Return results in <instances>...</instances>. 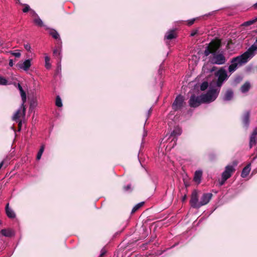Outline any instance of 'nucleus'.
<instances>
[{
  "label": "nucleus",
  "instance_id": "1",
  "mask_svg": "<svg viewBox=\"0 0 257 257\" xmlns=\"http://www.w3.org/2000/svg\"><path fill=\"white\" fill-rule=\"evenodd\" d=\"M257 51V38L253 44L242 54L233 58L231 60V64L228 67L229 72H234L237 68L246 64L256 54Z\"/></svg>",
  "mask_w": 257,
  "mask_h": 257
},
{
  "label": "nucleus",
  "instance_id": "2",
  "mask_svg": "<svg viewBox=\"0 0 257 257\" xmlns=\"http://www.w3.org/2000/svg\"><path fill=\"white\" fill-rule=\"evenodd\" d=\"M220 89L215 87L212 82L210 83L207 92L201 95L203 102L209 103L214 101L217 98Z\"/></svg>",
  "mask_w": 257,
  "mask_h": 257
},
{
  "label": "nucleus",
  "instance_id": "3",
  "mask_svg": "<svg viewBox=\"0 0 257 257\" xmlns=\"http://www.w3.org/2000/svg\"><path fill=\"white\" fill-rule=\"evenodd\" d=\"M215 75L217 77L216 82H213V85L216 88H220L223 83L227 80L228 76L227 75V71L223 68H220L215 73Z\"/></svg>",
  "mask_w": 257,
  "mask_h": 257
},
{
  "label": "nucleus",
  "instance_id": "4",
  "mask_svg": "<svg viewBox=\"0 0 257 257\" xmlns=\"http://www.w3.org/2000/svg\"><path fill=\"white\" fill-rule=\"evenodd\" d=\"M210 61L213 64L222 65L225 63L226 59L223 53H218L215 51L210 58Z\"/></svg>",
  "mask_w": 257,
  "mask_h": 257
},
{
  "label": "nucleus",
  "instance_id": "5",
  "mask_svg": "<svg viewBox=\"0 0 257 257\" xmlns=\"http://www.w3.org/2000/svg\"><path fill=\"white\" fill-rule=\"evenodd\" d=\"M220 43L217 42L212 41L205 48L204 54L205 56H208L209 54L213 53L214 52L217 51L220 47Z\"/></svg>",
  "mask_w": 257,
  "mask_h": 257
},
{
  "label": "nucleus",
  "instance_id": "6",
  "mask_svg": "<svg viewBox=\"0 0 257 257\" xmlns=\"http://www.w3.org/2000/svg\"><path fill=\"white\" fill-rule=\"evenodd\" d=\"M203 102V100L201 98V95L196 96L195 94H193L191 96L189 100V104L191 107H197L199 106Z\"/></svg>",
  "mask_w": 257,
  "mask_h": 257
},
{
  "label": "nucleus",
  "instance_id": "7",
  "mask_svg": "<svg viewBox=\"0 0 257 257\" xmlns=\"http://www.w3.org/2000/svg\"><path fill=\"white\" fill-rule=\"evenodd\" d=\"M235 170L234 166L231 165L226 166L225 168L224 171L221 174V177L223 178L224 180H227L231 176L232 173L235 171Z\"/></svg>",
  "mask_w": 257,
  "mask_h": 257
},
{
  "label": "nucleus",
  "instance_id": "8",
  "mask_svg": "<svg viewBox=\"0 0 257 257\" xmlns=\"http://www.w3.org/2000/svg\"><path fill=\"white\" fill-rule=\"evenodd\" d=\"M190 203L192 207L194 208H199L200 206V202L198 201V197L196 191H194L192 194Z\"/></svg>",
  "mask_w": 257,
  "mask_h": 257
},
{
  "label": "nucleus",
  "instance_id": "9",
  "mask_svg": "<svg viewBox=\"0 0 257 257\" xmlns=\"http://www.w3.org/2000/svg\"><path fill=\"white\" fill-rule=\"evenodd\" d=\"M182 130L179 127H175L173 132H171L167 139L172 138V141L173 142V143L172 147H174V146L176 145V142L177 141L176 137L178 136H180Z\"/></svg>",
  "mask_w": 257,
  "mask_h": 257
},
{
  "label": "nucleus",
  "instance_id": "10",
  "mask_svg": "<svg viewBox=\"0 0 257 257\" xmlns=\"http://www.w3.org/2000/svg\"><path fill=\"white\" fill-rule=\"evenodd\" d=\"M183 97L180 95L177 96L172 104V108L174 110H177L181 109L183 106Z\"/></svg>",
  "mask_w": 257,
  "mask_h": 257
},
{
  "label": "nucleus",
  "instance_id": "11",
  "mask_svg": "<svg viewBox=\"0 0 257 257\" xmlns=\"http://www.w3.org/2000/svg\"><path fill=\"white\" fill-rule=\"evenodd\" d=\"M212 194L211 193H204L200 198V206L207 204L211 200Z\"/></svg>",
  "mask_w": 257,
  "mask_h": 257
},
{
  "label": "nucleus",
  "instance_id": "12",
  "mask_svg": "<svg viewBox=\"0 0 257 257\" xmlns=\"http://www.w3.org/2000/svg\"><path fill=\"white\" fill-rule=\"evenodd\" d=\"M257 127H255L251 133L249 139V148H251L257 142Z\"/></svg>",
  "mask_w": 257,
  "mask_h": 257
},
{
  "label": "nucleus",
  "instance_id": "13",
  "mask_svg": "<svg viewBox=\"0 0 257 257\" xmlns=\"http://www.w3.org/2000/svg\"><path fill=\"white\" fill-rule=\"evenodd\" d=\"M31 66V62L30 59H27L21 63L17 64V66L19 68L23 69V70L27 71L29 70Z\"/></svg>",
  "mask_w": 257,
  "mask_h": 257
},
{
  "label": "nucleus",
  "instance_id": "14",
  "mask_svg": "<svg viewBox=\"0 0 257 257\" xmlns=\"http://www.w3.org/2000/svg\"><path fill=\"white\" fill-rule=\"evenodd\" d=\"M31 13L32 14L33 16H35L36 18L34 19V23L40 27L44 26L43 22L42 20L39 17L38 15L36 13V12L33 10H31Z\"/></svg>",
  "mask_w": 257,
  "mask_h": 257
},
{
  "label": "nucleus",
  "instance_id": "15",
  "mask_svg": "<svg viewBox=\"0 0 257 257\" xmlns=\"http://www.w3.org/2000/svg\"><path fill=\"white\" fill-rule=\"evenodd\" d=\"M233 97V92L231 89H227L223 96V100L225 101H228L231 100Z\"/></svg>",
  "mask_w": 257,
  "mask_h": 257
},
{
  "label": "nucleus",
  "instance_id": "16",
  "mask_svg": "<svg viewBox=\"0 0 257 257\" xmlns=\"http://www.w3.org/2000/svg\"><path fill=\"white\" fill-rule=\"evenodd\" d=\"M6 213L8 217L10 218H14L16 217V214L14 210L9 207V203H7L5 208Z\"/></svg>",
  "mask_w": 257,
  "mask_h": 257
},
{
  "label": "nucleus",
  "instance_id": "17",
  "mask_svg": "<svg viewBox=\"0 0 257 257\" xmlns=\"http://www.w3.org/2000/svg\"><path fill=\"white\" fill-rule=\"evenodd\" d=\"M249 114H250L249 111H246L244 113L242 117V122L243 125L246 128L248 126L249 123Z\"/></svg>",
  "mask_w": 257,
  "mask_h": 257
},
{
  "label": "nucleus",
  "instance_id": "18",
  "mask_svg": "<svg viewBox=\"0 0 257 257\" xmlns=\"http://www.w3.org/2000/svg\"><path fill=\"white\" fill-rule=\"evenodd\" d=\"M202 176V171L198 170L195 171L194 176V180L198 184L200 183Z\"/></svg>",
  "mask_w": 257,
  "mask_h": 257
},
{
  "label": "nucleus",
  "instance_id": "19",
  "mask_svg": "<svg viewBox=\"0 0 257 257\" xmlns=\"http://www.w3.org/2000/svg\"><path fill=\"white\" fill-rule=\"evenodd\" d=\"M21 109H22L23 115H25L26 108L24 106V105L23 104V107H22V105H21V107L19 108V109L14 114V115L13 117L14 120H16L19 118V117L20 116V113L21 112Z\"/></svg>",
  "mask_w": 257,
  "mask_h": 257
},
{
  "label": "nucleus",
  "instance_id": "20",
  "mask_svg": "<svg viewBox=\"0 0 257 257\" xmlns=\"http://www.w3.org/2000/svg\"><path fill=\"white\" fill-rule=\"evenodd\" d=\"M250 164L247 165L242 170L241 176L242 178H245L250 171Z\"/></svg>",
  "mask_w": 257,
  "mask_h": 257
},
{
  "label": "nucleus",
  "instance_id": "21",
  "mask_svg": "<svg viewBox=\"0 0 257 257\" xmlns=\"http://www.w3.org/2000/svg\"><path fill=\"white\" fill-rule=\"evenodd\" d=\"M2 235L6 237H11L14 235V232L10 229H3L0 231Z\"/></svg>",
  "mask_w": 257,
  "mask_h": 257
},
{
  "label": "nucleus",
  "instance_id": "22",
  "mask_svg": "<svg viewBox=\"0 0 257 257\" xmlns=\"http://www.w3.org/2000/svg\"><path fill=\"white\" fill-rule=\"evenodd\" d=\"M18 89H19V91L20 92V94H21V95L22 99V101H23V102L22 103V107H23V104H24V103L26 101V94L25 92L23 90L22 86L20 84H18Z\"/></svg>",
  "mask_w": 257,
  "mask_h": 257
},
{
  "label": "nucleus",
  "instance_id": "23",
  "mask_svg": "<svg viewBox=\"0 0 257 257\" xmlns=\"http://www.w3.org/2000/svg\"><path fill=\"white\" fill-rule=\"evenodd\" d=\"M175 37V31L173 30L168 31L165 36V38L167 40H172Z\"/></svg>",
  "mask_w": 257,
  "mask_h": 257
},
{
  "label": "nucleus",
  "instance_id": "24",
  "mask_svg": "<svg viewBox=\"0 0 257 257\" xmlns=\"http://www.w3.org/2000/svg\"><path fill=\"white\" fill-rule=\"evenodd\" d=\"M250 87L249 82H246L240 88L241 91L243 93L247 92Z\"/></svg>",
  "mask_w": 257,
  "mask_h": 257
},
{
  "label": "nucleus",
  "instance_id": "25",
  "mask_svg": "<svg viewBox=\"0 0 257 257\" xmlns=\"http://www.w3.org/2000/svg\"><path fill=\"white\" fill-rule=\"evenodd\" d=\"M49 34L52 37L55 39L60 40V36L59 33L54 29H50Z\"/></svg>",
  "mask_w": 257,
  "mask_h": 257
},
{
  "label": "nucleus",
  "instance_id": "26",
  "mask_svg": "<svg viewBox=\"0 0 257 257\" xmlns=\"http://www.w3.org/2000/svg\"><path fill=\"white\" fill-rule=\"evenodd\" d=\"M144 204V202H141L136 204L132 210V213H135L140 208H141Z\"/></svg>",
  "mask_w": 257,
  "mask_h": 257
},
{
  "label": "nucleus",
  "instance_id": "27",
  "mask_svg": "<svg viewBox=\"0 0 257 257\" xmlns=\"http://www.w3.org/2000/svg\"><path fill=\"white\" fill-rule=\"evenodd\" d=\"M44 149H45L44 146L42 145L41 147V148H40V150H39V152H38V153L37 154V160H40L41 159V158L42 157V154H43V153L44 152Z\"/></svg>",
  "mask_w": 257,
  "mask_h": 257
},
{
  "label": "nucleus",
  "instance_id": "28",
  "mask_svg": "<svg viewBox=\"0 0 257 257\" xmlns=\"http://www.w3.org/2000/svg\"><path fill=\"white\" fill-rule=\"evenodd\" d=\"M45 67L47 69H50L51 68V64L50 63V58L46 55L45 57Z\"/></svg>",
  "mask_w": 257,
  "mask_h": 257
},
{
  "label": "nucleus",
  "instance_id": "29",
  "mask_svg": "<svg viewBox=\"0 0 257 257\" xmlns=\"http://www.w3.org/2000/svg\"><path fill=\"white\" fill-rule=\"evenodd\" d=\"M53 54L55 57H57L59 60H61V51L57 49L53 50Z\"/></svg>",
  "mask_w": 257,
  "mask_h": 257
},
{
  "label": "nucleus",
  "instance_id": "30",
  "mask_svg": "<svg viewBox=\"0 0 257 257\" xmlns=\"http://www.w3.org/2000/svg\"><path fill=\"white\" fill-rule=\"evenodd\" d=\"M56 105L58 107H61V106H62L63 104H62V100H61V98H60V97L59 96H57L56 97Z\"/></svg>",
  "mask_w": 257,
  "mask_h": 257
},
{
  "label": "nucleus",
  "instance_id": "31",
  "mask_svg": "<svg viewBox=\"0 0 257 257\" xmlns=\"http://www.w3.org/2000/svg\"><path fill=\"white\" fill-rule=\"evenodd\" d=\"M208 87V82H206V81H204L203 83H202V84H201V85H200V89L202 91H204V90H206L207 88Z\"/></svg>",
  "mask_w": 257,
  "mask_h": 257
},
{
  "label": "nucleus",
  "instance_id": "32",
  "mask_svg": "<svg viewBox=\"0 0 257 257\" xmlns=\"http://www.w3.org/2000/svg\"><path fill=\"white\" fill-rule=\"evenodd\" d=\"M61 71V60H59V61L57 63V69L56 70V73L57 74H58L60 73Z\"/></svg>",
  "mask_w": 257,
  "mask_h": 257
},
{
  "label": "nucleus",
  "instance_id": "33",
  "mask_svg": "<svg viewBox=\"0 0 257 257\" xmlns=\"http://www.w3.org/2000/svg\"><path fill=\"white\" fill-rule=\"evenodd\" d=\"M254 23H255V21L253 19L252 20H249V21L244 22L242 25L244 26H250V25L253 24Z\"/></svg>",
  "mask_w": 257,
  "mask_h": 257
},
{
  "label": "nucleus",
  "instance_id": "34",
  "mask_svg": "<svg viewBox=\"0 0 257 257\" xmlns=\"http://www.w3.org/2000/svg\"><path fill=\"white\" fill-rule=\"evenodd\" d=\"M7 83L8 81L5 78L0 76V85H7Z\"/></svg>",
  "mask_w": 257,
  "mask_h": 257
},
{
  "label": "nucleus",
  "instance_id": "35",
  "mask_svg": "<svg viewBox=\"0 0 257 257\" xmlns=\"http://www.w3.org/2000/svg\"><path fill=\"white\" fill-rule=\"evenodd\" d=\"M123 190L125 192H131L132 191V187L131 184H128L127 186L123 187Z\"/></svg>",
  "mask_w": 257,
  "mask_h": 257
},
{
  "label": "nucleus",
  "instance_id": "36",
  "mask_svg": "<svg viewBox=\"0 0 257 257\" xmlns=\"http://www.w3.org/2000/svg\"><path fill=\"white\" fill-rule=\"evenodd\" d=\"M9 53L17 58H19L21 55L20 52H14L13 51H10Z\"/></svg>",
  "mask_w": 257,
  "mask_h": 257
},
{
  "label": "nucleus",
  "instance_id": "37",
  "mask_svg": "<svg viewBox=\"0 0 257 257\" xmlns=\"http://www.w3.org/2000/svg\"><path fill=\"white\" fill-rule=\"evenodd\" d=\"M25 7L23 9V12L24 13H27L29 11H30V8L29 7V5H27V4H25Z\"/></svg>",
  "mask_w": 257,
  "mask_h": 257
},
{
  "label": "nucleus",
  "instance_id": "38",
  "mask_svg": "<svg viewBox=\"0 0 257 257\" xmlns=\"http://www.w3.org/2000/svg\"><path fill=\"white\" fill-rule=\"evenodd\" d=\"M24 47L27 51H30L31 48V46L29 44H25Z\"/></svg>",
  "mask_w": 257,
  "mask_h": 257
},
{
  "label": "nucleus",
  "instance_id": "39",
  "mask_svg": "<svg viewBox=\"0 0 257 257\" xmlns=\"http://www.w3.org/2000/svg\"><path fill=\"white\" fill-rule=\"evenodd\" d=\"M195 21V19H192L188 21V24L189 26L192 25L193 24Z\"/></svg>",
  "mask_w": 257,
  "mask_h": 257
},
{
  "label": "nucleus",
  "instance_id": "40",
  "mask_svg": "<svg viewBox=\"0 0 257 257\" xmlns=\"http://www.w3.org/2000/svg\"><path fill=\"white\" fill-rule=\"evenodd\" d=\"M147 136V132L144 129V133L143 135V140H144L145 137H146ZM143 142V141H142Z\"/></svg>",
  "mask_w": 257,
  "mask_h": 257
},
{
  "label": "nucleus",
  "instance_id": "41",
  "mask_svg": "<svg viewBox=\"0 0 257 257\" xmlns=\"http://www.w3.org/2000/svg\"><path fill=\"white\" fill-rule=\"evenodd\" d=\"M197 33V30L193 31L191 33V36H194Z\"/></svg>",
  "mask_w": 257,
  "mask_h": 257
},
{
  "label": "nucleus",
  "instance_id": "42",
  "mask_svg": "<svg viewBox=\"0 0 257 257\" xmlns=\"http://www.w3.org/2000/svg\"><path fill=\"white\" fill-rule=\"evenodd\" d=\"M226 181V180H224V179H223V178H222L221 177V182H220V186L223 185L224 184V183H225V182Z\"/></svg>",
  "mask_w": 257,
  "mask_h": 257
},
{
  "label": "nucleus",
  "instance_id": "43",
  "mask_svg": "<svg viewBox=\"0 0 257 257\" xmlns=\"http://www.w3.org/2000/svg\"><path fill=\"white\" fill-rule=\"evenodd\" d=\"M13 65H14V63H13V60L12 59H10L9 60V65H10V66L12 67L13 66Z\"/></svg>",
  "mask_w": 257,
  "mask_h": 257
},
{
  "label": "nucleus",
  "instance_id": "44",
  "mask_svg": "<svg viewBox=\"0 0 257 257\" xmlns=\"http://www.w3.org/2000/svg\"><path fill=\"white\" fill-rule=\"evenodd\" d=\"M151 112H152V108H151L149 110V111H148V117L149 116V115H150V114H151Z\"/></svg>",
  "mask_w": 257,
  "mask_h": 257
},
{
  "label": "nucleus",
  "instance_id": "45",
  "mask_svg": "<svg viewBox=\"0 0 257 257\" xmlns=\"http://www.w3.org/2000/svg\"><path fill=\"white\" fill-rule=\"evenodd\" d=\"M105 253V251H103V250H101V252L100 253V256H102Z\"/></svg>",
  "mask_w": 257,
  "mask_h": 257
},
{
  "label": "nucleus",
  "instance_id": "46",
  "mask_svg": "<svg viewBox=\"0 0 257 257\" xmlns=\"http://www.w3.org/2000/svg\"><path fill=\"white\" fill-rule=\"evenodd\" d=\"M3 164H4V162H2L0 163V169H1V168L3 167Z\"/></svg>",
  "mask_w": 257,
  "mask_h": 257
},
{
  "label": "nucleus",
  "instance_id": "47",
  "mask_svg": "<svg viewBox=\"0 0 257 257\" xmlns=\"http://www.w3.org/2000/svg\"><path fill=\"white\" fill-rule=\"evenodd\" d=\"M253 7L255 9H257V2L253 5Z\"/></svg>",
  "mask_w": 257,
  "mask_h": 257
},
{
  "label": "nucleus",
  "instance_id": "48",
  "mask_svg": "<svg viewBox=\"0 0 257 257\" xmlns=\"http://www.w3.org/2000/svg\"><path fill=\"white\" fill-rule=\"evenodd\" d=\"M186 195H185V196L183 197V198H182V200H183V201H184L186 200Z\"/></svg>",
  "mask_w": 257,
  "mask_h": 257
},
{
  "label": "nucleus",
  "instance_id": "49",
  "mask_svg": "<svg viewBox=\"0 0 257 257\" xmlns=\"http://www.w3.org/2000/svg\"><path fill=\"white\" fill-rule=\"evenodd\" d=\"M256 158H257V156L254 157L253 158V159H252V161H254V160L256 159Z\"/></svg>",
  "mask_w": 257,
  "mask_h": 257
},
{
  "label": "nucleus",
  "instance_id": "50",
  "mask_svg": "<svg viewBox=\"0 0 257 257\" xmlns=\"http://www.w3.org/2000/svg\"><path fill=\"white\" fill-rule=\"evenodd\" d=\"M255 22H257V17L254 18Z\"/></svg>",
  "mask_w": 257,
  "mask_h": 257
},
{
  "label": "nucleus",
  "instance_id": "51",
  "mask_svg": "<svg viewBox=\"0 0 257 257\" xmlns=\"http://www.w3.org/2000/svg\"><path fill=\"white\" fill-rule=\"evenodd\" d=\"M212 14V13H209L207 16H209V15H211Z\"/></svg>",
  "mask_w": 257,
  "mask_h": 257
},
{
  "label": "nucleus",
  "instance_id": "52",
  "mask_svg": "<svg viewBox=\"0 0 257 257\" xmlns=\"http://www.w3.org/2000/svg\"><path fill=\"white\" fill-rule=\"evenodd\" d=\"M17 3H20V0H17Z\"/></svg>",
  "mask_w": 257,
  "mask_h": 257
},
{
  "label": "nucleus",
  "instance_id": "53",
  "mask_svg": "<svg viewBox=\"0 0 257 257\" xmlns=\"http://www.w3.org/2000/svg\"><path fill=\"white\" fill-rule=\"evenodd\" d=\"M165 138H163V139H162V141H163L165 140Z\"/></svg>",
  "mask_w": 257,
  "mask_h": 257
}]
</instances>
